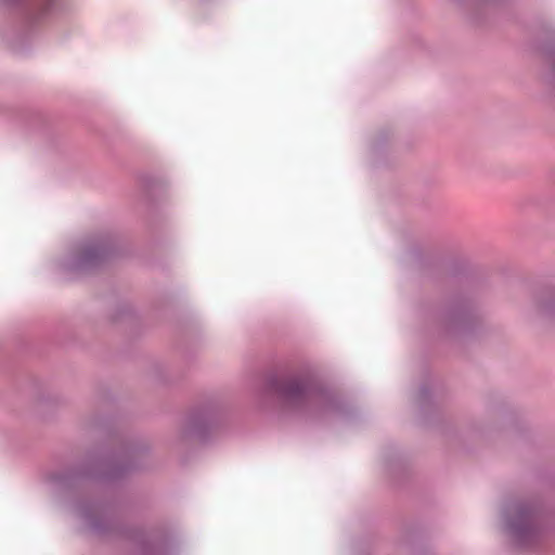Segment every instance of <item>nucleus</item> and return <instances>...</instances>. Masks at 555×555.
<instances>
[{
    "instance_id": "obj_1",
    "label": "nucleus",
    "mask_w": 555,
    "mask_h": 555,
    "mask_svg": "<svg viewBox=\"0 0 555 555\" xmlns=\"http://www.w3.org/2000/svg\"><path fill=\"white\" fill-rule=\"evenodd\" d=\"M284 391L291 400L304 399L307 395L305 386L297 382L288 384Z\"/></svg>"
}]
</instances>
